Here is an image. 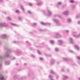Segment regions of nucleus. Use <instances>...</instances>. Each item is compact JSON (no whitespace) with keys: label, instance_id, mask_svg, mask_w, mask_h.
<instances>
[{"label":"nucleus","instance_id":"obj_32","mask_svg":"<svg viewBox=\"0 0 80 80\" xmlns=\"http://www.w3.org/2000/svg\"><path fill=\"white\" fill-rule=\"evenodd\" d=\"M80 17V15H77L76 16V18H78Z\"/></svg>","mask_w":80,"mask_h":80},{"label":"nucleus","instance_id":"obj_7","mask_svg":"<svg viewBox=\"0 0 80 80\" xmlns=\"http://www.w3.org/2000/svg\"><path fill=\"white\" fill-rule=\"evenodd\" d=\"M55 36L54 37V38H60L62 37V36L60 33H56L55 34Z\"/></svg>","mask_w":80,"mask_h":80},{"label":"nucleus","instance_id":"obj_62","mask_svg":"<svg viewBox=\"0 0 80 80\" xmlns=\"http://www.w3.org/2000/svg\"><path fill=\"white\" fill-rule=\"evenodd\" d=\"M59 18H61V16L60 17V16H59Z\"/></svg>","mask_w":80,"mask_h":80},{"label":"nucleus","instance_id":"obj_11","mask_svg":"<svg viewBox=\"0 0 80 80\" xmlns=\"http://www.w3.org/2000/svg\"><path fill=\"white\" fill-rule=\"evenodd\" d=\"M41 23L42 24V25H50V23H44L43 22H41Z\"/></svg>","mask_w":80,"mask_h":80},{"label":"nucleus","instance_id":"obj_14","mask_svg":"<svg viewBox=\"0 0 80 80\" xmlns=\"http://www.w3.org/2000/svg\"><path fill=\"white\" fill-rule=\"evenodd\" d=\"M63 78L64 80H66V79H67L68 78V76L63 75Z\"/></svg>","mask_w":80,"mask_h":80},{"label":"nucleus","instance_id":"obj_16","mask_svg":"<svg viewBox=\"0 0 80 80\" xmlns=\"http://www.w3.org/2000/svg\"><path fill=\"white\" fill-rule=\"evenodd\" d=\"M37 23H32V26L33 27H35V26H37Z\"/></svg>","mask_w":80,"mask_h":80},{"label":"nucleus","instance_id":"obj_64","mask_svg":"<svg viewBox=\"0 0 80 80\" xmlns=\"http://www.w3.org/2000/svg\"><path fill=\"white\" fill-rule=\"evenodd\" d=\"M79 80H80V78H78Z\"/></svg>","mask_w":80,"mask_h":80},{"label":"nucleus","instance_id":"obj_50","mask_svg":"<svg viewBox=\"0 0 80 80\" xmlns=\"http://www.w3.org/2000/svg\"><path fill=\"white\" fill-rule=\"evenodd\" d=\"M78 24H80V21H79L78 22Z\"/></svg>","mask_w":80,"mask_h":80},{"label":"nucleus","instance_id":"obj_23","mask_svg":"<svg viewBox=\"0 0 80 80\" xmlns=\"http://www.w3.org/2000/svg\"><path fill=\"white\" fill-rule=\"evenodd\" d=\"M2 37L1 38H6V37H7V35L6 34H3L2 36Z\"/></svg>","mask_w":80,"mask_h":80},{"label":"nucleus","instance_id":"obj_39","mask_svg":"<svg viewBox=\"0 0 80 80\" xmlns=\"http://www.w3.org/2000/svg\"><path fill=\"white\" fill-rule=\"evenodd\" d=\"M28 13H29V14H32V12H31V11H28Z\"/></svg>","mask_w":80,"mask_h":80},{"label":"nucleus","instance_id":"obj_4","mask_svg":"<svg viewBox=\"0 0 80 80\" xmlns=\"http://www.w3.org/2000/svg\"><path fill=\"white\" fill-rule=\"evenodd\" d=\"M53 21L55 23L57 26H61V25H62V24L60 23V21L58 20L57 19H53Z\"/></svg>","mask_w":80,"mask_h":80},{"label":"nucleus","instance_id":"obj_49","mask_svg":"<svg viewBox=\"0 0 80 80\" xmlns=\"http://www.w3.org/2000/svg\"><path fill=\"white\" fill-rule=\"evenodd\" d=\"M16 59V58L15 57H13V58H12V60H15Z\"/></svg>","mask_w":80,"mask_h":80},{"label":"nucleus","instance_id":"obj_6","mask_svg":"<svg viewBox=\"0 0 80 80\" xmlns=\"http://www.w3.org/2000/svg\"><path fill=\"white\" fill-rule=\"evenodd\" d=\"M0 80H6L4 76L2 74V72H0Z\"/></svg>","mask_w":80,"mask_h":80},{"label":"nucleus","instance_id":"obj_60","mask_svg":"<svg viewBox=\"0 0 80 80\" xmlns=\"http://www.w3.org/2000/svg\"><path fill=\"white\" fill-rule=\"evenodd\" d=\"M78 63H79V65H80V62H78Z\"/></svg>","mask_w":80,"mask_h":80},{"label":"nucleus","instance_id":"obj_48","mask_svg":"<svg viewBox=\"0 0 80 80\" xmlns=\"http://www.w3.org/2000/svg\"><path fill=\"white\" fill-rule=\"evenodd\" d=\"M40 60H43V58H40Z\"/></svg>","mask_w":80,"mask_h":80},{"label":"nucleus","instance_id":"obj_46","mask_svg":"<svg viewBox=\"0 0 80 80\" xmlns=\"http://www.w3.org/2000/svg\"><path fill=\"white\" fill-rule=\"evenodd\" d=\"M71 7H72V8H74L75 7V6L73 5H71Z\"/></svg>","mask_w":80,"mask_h":80},{"label":"nucleus","instance_id":"obj_53","mask_svg":"<svg viewBox=\"0 0 80 80\" xmlns=\"http://www.w3.org/2000/svg\"><path fill=\"white\" fill-rule=\"evenodd\" d=\"M3 2V0H0V2Z\"/></svg>","mask_w":80,"mask_h":80},{"label":"nucleus","instance_id":"obj_58","mask_svg":"<svg viewBox=\"0 0 80 80\" xmlns=\"http://www.w3.org/2000/svg\"><path fill=\"white\" fill-rule=\"evenodd\" d=\"M45 55H46V57H47V56H48V55L47 54H46Z\"/></svg>","mask_w":80,"mask_h":80},{"label":"nucleus","instance_id":"obj_15","mask_svg":"<svg viewBox=\"0 0 80 80\" xmlns=\"http://www.w3.org/2000/svg\"><path fill=\"white\" fill-rule=\"evenodd\" d=\"M69 40L71 43H73V39H72L71 38H69Z\"/></svg>","mask_w":80,"mask_h":80},{"label":"nucleus","instance_id":"obj_26","mask_svg":"<svg viewBox=\"0 0 80 80\" xmlns=\"http://www.w3.org/2000/svg\"><path fill=\"white\" fill-rule=\"evenodd\" d=\"M75 48H76V49H77V50H79V47H78V46L77 45H76L75 46Z\"/></svg>","mask_w":80,"mask_h":80},{"label":"nucleus","instance_id":"obj_44","mask_svg":"<svg viewBox=\"0 0 80 80\" xmlns=\"http://www.w3.org/2000/svg\"><path fill=\"white\" fill-rule=\"evenodd\" d=\"M47 49L48 50H50V49L49 48H47Z\"/></svg>","mask_w":80,"mask_h":80},{"label":"nucleus","instance_id":"obj_9","mask_svg":"<svg viewBox=\"0 0 80 80\" xmlns=\"http://www.w3.org/2000/svg\"><path fill=\"white\" fill-rule=\"evenodd\" d=\"M62 14L63 15H65L66 16H67V15H68V12L67 11H63L62 13Z\"/></svg>","mask_w":80,"mask_h":80},{"label":"nucleus","instance_id":"obj_38","mask_svg":"<svg viewBox=\"0 0 80 80\" xmlns=\"http://www.w3.org/2000/svg\"><path fill=\"white\" fill-rule=\"evenodd\" d=\"M19 20L20 21H22V18H19Z\"/></svg>","mask_w":80,"mask_h":80},{"label":"nucleus","instance_id":"obj_20","mask_svg":"<svg viewBox=\"0 0 80 80\" xmlns=\"http://www.w3.org/2000/svg\"><path fill=\"white\" fill-rule=\"evenodd\" d=\"M68 21L69 23H71L72 22V19L70 18L68 19Z\"/></svg>","mask_w":80,"mask_h":80},{"label":"nucleus","instance_id":"obj_35","mask_svg":"<svg viewBox=\"0 0 80 80\" xmlns=\"http://www.w3.org/2000/svg\"><path fill=\"white\" fill-rule=\"evenodd\" d=\"M65 32L66 33H68V32H69V30H65Z\"/></svg>","mask_w":80,"mask_h":80},{"label":"nucleus","instance_id":"obj_10","mask_svg":"<svg viewBox=\"0 0 80 80\" xmlns=\"http://www.w3.org/2000/svg\"><path fill=\"white\" fill-rule=\"evenodd\" d=\"M10 62L8 61H4V63L6 65H8L10 64Z\"/></svg>","mask_w":80,"mask_h":80},{"label":"nucleus","instance_id":"obj_40","mask_svg":"<svg viewBox=\"0 0 80 80\" xmlns=\"http://www.w3.org/2000/svg\"><path fill=\"white\" fill-rule=\"evenodd\" d=\"M58 78H59V76H57L56 77L57 80H58Z\"/></svg>","mask_w":80,"mask_h":80},{"label":"nucleus","instance_id":"obj_36","mask_svg":"<svg viewBox=\"0 0 80 80\" xmlns=\"http://www.w3.org/2000/svg\"><path fill=\"white\" fill-rule=\"evenodd\" d=\"M31 56H32L33 58H35V56L33 54H32V55H31Z\"/></svg>","mask_w":80,"mask_h":80},{"label":"nucleus","instance_id":"obj_8","mask_svg":"<svg viewBox=\"0 0 80 80\" xmlns=\"http://www.w3.org/2000/svg\"><path fill=\"white\" fill-rule=\"evenodd\" d=\"M58 45H62L63 43V42L62 40H58Z\"/></svg>","mask_w":80,"mask_h":80},{"label":"nucleus","instance_id":"obj_41","mask_svg":"<svg viewBox=\"0 0 80 80\" xmlns=\"http://www.w3.org/2000/svg\"><path fill=\"white\" fill-rule=\"evenodd\" d=\"M77 33V32H72V34H75V33Z\"/></svg>","mask_w":80,"mask_h":80},{"label":"nucleus","instance_id":"obj_1","mask_svg":"<svg viewBox=\"0 0 80 80\" xmlns=\"http://www.w3.org/2000/svg\"><path fill=\"white\" fill-rule=\"evenodd\" d=\"M4 48L8 51L5 52L3 56L0 55V68H2L3 65V60L5 59V58H10V54L12 53V50L9 49L8 46H6Z\"/></svg>","mask_w":80,"mask_h":80},{"label":"nucleus","instance_id":"obj_3","mask_svg":"<svg viewBox=\"0 0 80 80\" xmlns=\"http://www.w3.org/2000/svg\"><path fill=\"white\" fill-rule=\"evenodd\" d=\"M8 25L5 22H0V27L3 28V27H8Z\"/></svg>","mask_w":80,"mask_h":80},{"label":"nucleus","instance_id":"obj_29","mask_svg":"<svg viewBox=\"0 0 80 80\" xmlns=\"http://www.w3.org/2000/svg\"><path fill=\"white\" fill-rule=\"evenodd\" d=\"M10 24L11 25H13V26H15V27H16V26H17V25L15 24H13V23H10Z\"/></svg>","mask_w":80,"mask_h":80},{"label":"nucleus","instance_id":"obj_22","mask_svg":"<svg viewBox=\"0 0 80 80\" xmlns=\"http://www.w3.org/2000/svg\"><path fill=\"white\" fill-rule=\"evenodd\" d=\"M20 7H21V9H22V11H24V8H23V6L22 5H21Z\"/></svg>","mask_w":80,"mask_h":80},{"label":"nucleus","instance_id":"obj_63","mask_svg":"<svg viewBox=\"0 0 80 80\" xmlns=\"http://www.w3.org/2000/svg\"><path fill=\"white\" fill-rule=\"evenodd\" d=\"M4 14H6V12H4Z\"/></svg>","mask_w":80,"mask_h":80},{"label":"nucleus","instance_id":"obj_59","mask_svg":"<svg viewBox=\"0 0 80 80\" xmlns=\"http://www.w3.org/2000/svg\"><path fill=\"white\" fill-rule=\"evenodd\" d=\"M39 30L40 31H42V29H40Z\"/></svg>","mask_w":80,"mask_h":80},{"label":"nucleus","instance_id":"obj_19","mask_svg":"<svg viewBox=\"0 0 80 80\" xmlns=\"http://www.w3.org/2000/svg\"><path fill=\"white\" fill-rule=\"evenodd\" d=\"M62 59L64 60H65V61H68V58H62Z\"/></svg>","mask_w":80,"mask_h":80},{"label":"nucleus","instance_id":"obj_27","mask_svg":"<svg viewBox=\"0 0 80 80\" xmlns=\"http://www.w3.org/2000/svg\"><path fill=\"white\" fill-rule=\"evenodd\" d=\"M17 75L14 76L13 77V78L14 79H16L17 80H18V79H17Z\"/></svg>","mask_w":80,"mask_h":80},{"label":"nucleus","instance_id":"obj_18","mask_svg":"<svg viewBox=\"0 0 80 80\" xmlns=\"http://www.w3.org/2000/svg\"><path fill=\"white\" fill-rule=\"evenodd\" d=\"M26 79V77L25 76H23L21 78V80H24Z\"/></svg>","mask_w":80,"mask_h":80},{"label":"nucleus","instance_id":"obj_37","mask_svg":"<svg viewBox=\"0 0 80 80\" xmlns=\"http://www.w3.org/2000/svg\"><path fill=\"white\" fill-rule=\"evenodd\" d=\"M77 58H78V60H79L80 61V57H78L77 56Z\"/></svg>","mask_w":80,"mask_h":80},{"label":"nucleus","instance_id":"obj_52","mask_svg":"<svg viewBox=\"0 0 80 80\" xmlns=\"http://www.w3.org/2000/svg\"><path fill=\"white\" fill-rule=\"evenodd\" d=\"M54 17H57V15L55 14V15H54Z\"/></svg>","mask_w":80,"mask_h":80},{"label":"nucleus","instance_id":"obj_21","mask_svg":"<svg viewBox=\"0 0 80 80\" xmlns=\"http://www.w3.org/2000/svg\"><path fill=\"white\" fill-rule=\"evenodd\" d=\"M50 73H52V74H55V72H54L53 70H51L50 71Z\"/></svg>","mask_w":80,"mask_h":80},{"label":"nucleus","instance_id":"obj_55","mask_svg":"<svg viewBox=\"0 0 80 80\" xmlns=\"http://www.w3.org/2000/svg\"><path fill=\"white\" fill-rule=\"evenodd\" d=\"M69 70H70L69 69H67V71H68H68H69Z\"/></svg>","mask_w":80,"mask_h":80},{"label":"nucleus","instance_id":"obj_56","mask_svg":"<svg viewBox=\"0 0 80 80\" xmlns=\"http://www.w3.org/2000/svg\"><path fill=\"white\" fill-rule=\"evenodd\" d=\"M30 50H32V48H30Z\"/></svg>","mask_w":80,"mask_h":80},{"label":"nucleus","instance_id":"obj_47","mask_svg":"<svg viewBox=\"0 0 80 80\" xmlns=\"http://www.w3.org/2000/svg\"><path fill=\"white\" fill-rule=\"evenodd\" d=\"M29 5H30V6H32V4L31 3H29Z\"/></svg>","mask_w":80,"mask_h":80},{"label":"nucleus","instance_id":"obj_24","mask_svg":"<svg viewBox=\"0 0 80 80\" xmlns=\"http://www.w3.org/2000/svg\"><path fill=\"white\" fill-rule=\"evenodd\" d=\"M13 42L14 43H15V44H18V43H19V42L18 41H13Z\"/></svg>","mask_w":80,"mask_h":80},{"label":"nucleus","instance_id":"obj_13","mask_svg":"<svg viewBox=\"0 0 80 80\" xmlns=\"http://www.w3.org/2000/svg\"><path fill=\"white\" fill-rule=\"evenodd\" d=\"M73 37L75 38H80V33L78 35H73Z\"/></svg>","mask_w":80,"mask_h":80},{"label":"nucleus","instance_id":"obj_33","mask_svg":"<svg viewBox=\"0 0 80 80\" xmlns=\"http://www.w3.org/2000/svg\"><path fill=\"white\" fill-rule=\"evenodd\" d=\"M15 12H16V13H18V14L20 13V12H19V11L18 10L16 11Z\"/></svg>","mask_w":80,"mask_h":80},{"label":"nucleus","instance_id":"obj_34","mask_svg":"<svg viewBox=\"0 0 80 80\" xmlns=\"http://www.w3.org/2000/svg\"><path fill=\"white\" fill-rule=\"evenodd\" d=\"M55 50L56 52H58V48H55Z\"/></svg>","mask_w":80,"mask_h":80},{"label":"nucleus","instance_id":"obj_45","mask_svg":"<svg viewBox=\"0 0 80 80\" xmlns=\"http://www.w3.org/2000/svg\"><path fill=\"white\" fill-rule=\"evenodd\" d=\"M61 72H64V69H61Z\"/></svg>","mask_w":80,"mask_h":80},{"label":"nucleus","instance_id":"obj_57","mask_svg":"<svg viewBox=\"0 0 80 80\" xmlns=\"http://www.w3.org/2000/svg\"><path fill=\"white\" fill-rule=\"evenodd\" d=\"M18 65V63H16V65Z\"/></svg>","mask_w":80,"mask_h":80},{"label":"nucleus","instance_id":"obj_61","mask_svg":"<svg viewBox=\"0 0 80 80\" xmlns=\"http://www.w3.org/2000/svg\"><path fill=\"white\" fill-rule=\"evenodd\" d=\"M59 63V62H57V64H58V63Z\"/></svg>","mask_w":80,"mask_h":80},{"label":"nucleus","instance_id":"obj_30","mask_svg":"<svg viewBox=\"0 0 80 80\" xmlns=\"http://www.w3.org/2000/svg\"><path fill=\"white\" fill-rule=\"evenodd\" d=\"M69 2H70V3H73L74 2V1L73 0H70L69 1Z\"/></svg>","mask_w":80,"mask_h":80},{"label":"nucleus","instance_id":"obj_54","mask_svg":"<svg viewBox=\"0 0 80 80\" xmlns=\"http://www.w3.org/2000/svg\"><path fill=\"white\" fill-rule=\"evenodd\" d=\"M21 70H22V69H19V70H18V72H20V71H21Z\"/></svg>","mask_w":80,"mask_h":80},{"label":"nucleus","instance_id":"obj_51","mask_svg":"<svg viewBox=\"0 0 80 80\" xmlns=\"http://www.w3.org/2000/svg\"><path fill=\"white\" fill-rule=\"evenodd\" d=\"M27 65V64L26 63H24V65L25 66H26V65Z\"/></svg>","mask_w":80,"mask_h":80},{"label":"nucleus","instance_id":"obj_43","mask_svg":"<svg viewBox=\"0 0 80 80\" xmlns=\"http://www.w3.org/2000/svg\"><path fill=\"white\" fill-rule=\"evenodd\" d=\"M69 51L70 52H71V53H73L74 52L72 50H69Z\"/></svg>","mask_w":80,"mask_h":80},{"label":"nucleus","instance_id":"obj_42","mask_svg":"<svg viewBox=\"0 0 80 80\" xmlns=\"http://www.w3.org/2000/svg\"><path fill=\"white\" fill-rule=\"evenodd\" d=\"M8 19L9 20H11V18L10 17H8Z\"/></svg>","mask_w":80,"mask_h":80},{"label":"nucleus","instance_id":"obj_2","mask_svg":"<svg viewBox=\"0 0 80 80\" xmlns=\"http://www.w3.org/2000/svg\"><path fill=\"white\" fill-rule=\"evenodd\" d=\"M42 12L44 15H47L48 17H50L52 15V12L49 9H48L47 12V13L45 11H42Z\"/></svg>","mask_w":80,"mask_h":80},{"label":"nucleus","instance_id":"obj_12","mask_svg":"<svg viewBox=\"0 0 80 80\" xmlns=\"http://www.w3.org/2000/svg\"><path fill=\"white\" fill-rule=\"evenodd\" d=\"M55 63V60L53 58H52L51 60V64L52 65V64H53V63Z\"/></svg>","mask_w":80,"mask_h":80},{"label":"nucleus","instance_id":"obj_5","mask_svg":"<svg viewBox=\"0 0 80 80\" xmlns=\"http://www.w3.org/2000/svg\"><path fill=\"white\" fill-rule=\"evenodd\" d=\"M13 52L17 55H20L22 54V52L18 49L16 51H13Z\"/></svg>","mask_w":80,"mask_h":80},{"label":"nucleus","instance_id":"obj_28","mask_svg":"<svg viewBox=\"0 0 80 80\" xmlns=\"http://www.w3.org/2000/svg\"><path fill=\"white\" fill-rule=\"evenodd\" d=\"M50 42L52 44H53V43H54V41L52 40H50Z\"/></svg>","mask_w":80,"mask_h":80},{"label":"nucleus","instance_id":"obj_31","mask_svg":"<svg viewBox=\"0 0 80 80\" xmlns=\"http://www.w3.org/2000/svg\"><path fill=\"white\" fill-rule=\"evenodd\" d=\"M37 52H38V53L39 54V55H41L42 53H41V52H40L39 51V50H37Z\"/></svg>","mask_w":80,"mask_h":80},{"label":"nucleus","instance_id":"obj_17","mask_svg":"<svg viewBox=\"0 0 80 80\" xmlns=\"http://www.w3.org/2000/svg\"><path fill=\"white\" fill-rule=\"evenodd\" d=\"M62 4L61 2H58L57 3V7H58V8H59V5H60Z\"/></svg>","mask_w":80,"mask_h":80},{"label":"nucleus","instance_id":"obj_25","mask_svg":"<svg viewBox=\"0 0 80 80\" xmlns=\"http://www.w3.org/2000/svg\"><path fill=\"white\" fill-rule=\"evenodd\" d=\"M42 2L41 1L40 2L38 3L37 4V5L39 6V5H42Z\"/></svg>","mask_w":80,"mask_h":80}]
</instances>
